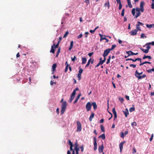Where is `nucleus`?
<instances>
[{"label":"nucleus","instance_id":"nucleus-34","mask_svg":"<svg viewBox=\"0 0 154 154\" xmlns=\"http://www.w3.org/2000/svg\"><path fill=\"white\" fill-rule=\"evenodd\" d=\"M135 110V108L134 107H131L129 109V111L130 112H133Z\"/></svg>","mask_w":154,"mask_h":154},{"label":"nucleus","instance_id":"nucleus-10","mask_svg":"<svg viewBox=\"0 0 154 154\" xmlns=\"http://www.w3.org/2000/svg\"><path fill=\"white\" fill-rule=\"evenodd\" d=\"M125 143V142H122L119 144V148L120 152H121L123 148V145Z\"/></svg>","mask_w":154,"mask_h":154},{"label":"nucleus","instance_id":"nucleus-40","mask_svg":"<svg viewBox=\"0 0 154 154\" xmlns=\"http://www.w3.org/2000/svg\"><path fill=\"white\" fill-rule=\"evenodd\" d=\"M69 66V64H67V65H66V67H65V72H67V71L68 70V67Z\"/></svg>","mask_w":154,"mask_h":154},{"label":"nucleus","instance_id":"nucleus-60","mask_svg":"<svg viewBox=\"0 0 154 154\" xmlns=\"http://www.w3.org/2000/svg\"><path fill=\"white\" fill-rule=\"evenodd\" d=\"M76 92L75 91H73L72 93V94H71V95H72L73 96H75V94Z\"/></svg>","mask_w":154,"mask_h":154},{"label":"nucleus","instance_id":"nucleus-31","mask_svg":"<svg viewBox=\"0 0 154 154\" xmlns=\"http://www.w3.org/2000/svg\"><path fill=\"white\" fill-rule=\"evenodd\" d=\"M147 72L149 73H151L152 71L154 72V68H153L151 69L147 70Z\"/></svg>","mask_w":154,"mask_h":154},{"label":"nucleus","instance_id":"nucleus-22","mask_svg":"<svg viewBox=\"0 0 154 154\" xmlns=\"http://www.w3.org/2000/svg\"><path fill=\"white\" fill-rule=\"evenodd\" d=\"M74 96H73L71 95L70 97L69 98V103H71L72 102V100L74 99Z\"/></svg>","mask_w":154,"mask_h":154},{"label":"nucleus","instance_id":"nucleus-36","mask_svg":"<svg viewBox=\"0 0 154 154\" xmlns=\"http://www.w3.org/2000/svg\"><path fill=\"white\" fill-rule=\"evenodd\" d=\"M69 34V32L68 31H67L66 32L65 34L63 36V38H65L67 36V35Z\"/></svg>","mask_w":154,"mask_h":154},{"label":"nucleus","instance_id":"nucleus-23","mask_svg":"<svg viewBox=\"0 0 154 154\" xmlns=\"http://www.w3.org/2000/svg\"><path fill=\"white\" fill-rule=\"evenodd\" d=\"M73 41H72L70 42V46L69 48V50H70L72 48L73 46Z\"/></svg>","mask_w":154,"mask_h":154},{"label":"nucleus","instance_id":"nucleus-27","mask_svg":"<svg viewBox=\"0 0 154 154\" xmlns=\"http://www.w3.org/2000/svg\"><path fill=\"white\" fill-rule=\"evenodd\" d=\"M141 50L143 52L145 53H147L149 52V51H148V50L145 49L143 48H141Z\"/></svg>","mask_w":154,"mask_h":154},{"label":"nucleus","instance_id":"nucleus-48","mask_svg":"<svg viewBox=\"0 0 154 154\" xmlns=\"http://www.w3.org/2000/svg\"><path fill=\"white\" fill-rule=\"evenodd\" d=\"M68 142H69V144L70 146H73V143L70 140H69Z\"/></svg>","mask_w":154,"mask_h":154},{"label":"nucleus","instance_id":"nucleus-33","mask_svg":"<svg viewBox=\"0 0 154 154\" xmlns=\"http://www.w3.org/2000/svg\"><path fill=\"white\" fill-rule=\"evenodd\" d=\"M152 3L151 4V8L152 9H154V0H152Z\"/></svg>","mask_w":154,"mask_h":154},{"label":"nucleus","instance_id":"nucleus-12","mask_svg":"<svg viewBox=\"0 0 154 154\" xmlns=\"http://www.w3.org/2000/svg\"><path fill=\"white\" fill-rule=\"evenodd\" d=\"M146 77V75L145 74H143L142 75H140L137 76L136 77L138 79H142Z\"/></svg>","mask_w":154,"mask_h":154},{"label":"nucleus","instance_id":"nucleus-28","mask_svg":"<svg viewBox=\"0 0 154 154\" xmlns=\"http://www.w3.org/2000/svg\"><path fill=\"white\" fill-rule=\"evenodd\" d=\"M91 58H90L88 60L87 64H86V65L85 66V67H87L89 66L90 63H91Z\"/></svg>","mask_w":154,"mask_h":154},{"label":"nucleus","instance_id":"nucleus-44","mask_svg":"<svg viewBox=\"0 0 154 154\" xmlns=\"http://www.w3.org/2000/svg\"><path fill=\"white\" fill-rule=\"evenodd\" d=\"M112 112L114 114L117 113L115 108H113L112 109Z\"/></svg>","mask_w":154,"mask_h":154},{"label":"nucleus","instance_id":"nucleus-24","mask_svg":"<svg viewBox=\"0 0 154 154\" xmlns=\"http://www.w3.org/2000/svg\"><path fill=\"white\" fill-rule=\"evenodd\" d=\"M99 138H102L103 140H104L105 139V136L104 134H102L100 135L99 137Z\"/></svg>","mask_w":154,"mask_h":154},{"label":"nucleus","instance_id":"nucleus-16","mask_svg":"<svg viewBox=\"0 0 154 154\" xmlns=\"http://www.w3.org/2000/svg\"><path fill=\"white\" fill-rule=\"evenodd\" d=\"M87 61V59L85 57H84L82 58V63L83 64L86 63Z\"/></svg>","mask_w":154,"mask_h":154},{"label":"nucleus","instance_id":"nucleus-53","mask_svg":"<svg viewBox=\"0 0 154 154\" xmlns=\"http://www.w3.org/2000/svg\"><path fill=\"white\" fill-rule=\"evenodd\" d=\"M124 136L125 135L124 133L123 132H121V137L122 138H123Z\"/></svg>","mask_w":154,"mask_h":154},{"label":"nucleus","instance_id":"nucleus-62","mask_svg":"<svg viewBox=\"0 0 154 154\" xmlns=\"http://www.w3.org/2000/svg\"><path fill=\"white\" fill-rule=\"evenodd\" d=\"M74 146H75V147L74 148H76V147H78V144L77 143V142H76V143H75L74 145Z\"/></svg>","mask_w":154,"mask_h":154},{"label":"nucleus","instance_id":"nucleus-55","mask_svg":"<svg viewBox=\"0 0 154 154\" xmlns=\"http://www.w3.org/2000/svg\"><path fill=\"white\" fill-rule=\"evenodd\" d=\"M82 36V34H79L77 37L78 38H81Z\"/></svg>","mask_w":154,"mask_h":154},{"label":"nucleus","instance_id":"nucleus-46","mask_svg":"<svg viewBox=\"0 0 154 154\" xmlns=\"http://www.w3.org/2000/svg\"><path fill=\"white\" fill-rule=\"evenodd\" d=\"M131 125L132 126H137V123L136 122H134L131 123Z\"/></svg>","mask_w":154,"mask_h":154},{"label":"nucleus","instance_id":"nucleus-59","mask_svg":"<svg viewBox=\"0 0 154 154\" xmlns=\"http://www.w3.org/2000/svg\"><path fill=\"white\" fill-rule=\"evenodd\" d=\"M136 61H137V60L140 61V63L141 62V58H136Z\"/></svg>","mask_w":154,"mask_h":154},{"label":"nucleus","instance_id":"nucleus-61","mask_svg":"<svg viewBox=\"0 0 154 154\" xmlns=\"http://www.w3.org/2000/svg\"><path fill=\"white\" fill-rule=\"evenodd\" d=\"M153 134H152V135L151 136L150 138L149 139V141H151L152 140L153 138Z\"/></svg>","mask_w":154,"mask_h":154},{"label":"nucleus","instance_id":"nucleus-15","mask_svg":"<svg viewBox=\"0 0 154 154\" xmlns=\"http://www.w3.org/2000/svg\"><path fill=\"white\" fill-rule=\"evenodd\" d=\"M94 113H92L90 116L89 118V121L91 122L92 121V119L94 117Z\"/></svg>","mask_w":154,"mask_h":154},{"label":"nucleus","instance_id":"nucleus-57","mask_svg":"<svg viewBox=\"0 0 154 154\" xmlns=\"http://www.w3.org/2000/svg\"><path fill=\"white\" fill-rule=\"evenodd\" d=\"M105 37H103L102 36L101 38H100V41H101L103 40L106 39V38H105Z\"/></svg>","mask_w":154,"mask_h":154},{"label":"nucleus","instance_id":"nucleus-26","mask_svg":"<svg viewBox=\"0 0 154 154\" xmlns=\"http://www.w3.org/2000/svg\"><path fill=\"white\" fill-rule=\"evenodd\" d=\"M136 28L137 29H136L137 30V31L138 30H139L140 31H141L140 27V25L139 24H137L136 25Z\"/></svg>","mask_w":154,"mask_h":154},{"label":"nucleus","instance_id":"nucleus-25","mask_svg":"<svg viewBox=\"0 0 154 154\" xmlns=\"http://www.w3.org/2000/svg\"><path fill=\"white\" fill-rule=\"evenodd\" d=\"M60 50H61V49H60V48H58L57 54L56 56V57H58V55L60 52Z\"/></svg>","mask_w":154,"mask_h":154},{"label":"nucleus","instance_id":"nucleus-35","mask_svg":"<svg viewBox=\"0 0 154 154\" xmlns=\"http://www.w3.org/2000/svg\"><path fill=\"white\" fill-rule=\"evenodd\" d=\"M71 60L72 61L74 62L75 61V60H76L77 59L76 57V56H74V57L72 58V57H71Z\"/></svg>","mask_w":154,"mask_h":154},{"label":"nucleus","instance_id":"nucleus-3","mask_svg":"<svg viewBox=\"0 0 154 154\" xmlns=\"http://www.w3.org/2000/svg\"><path fill=\"white\" fill-rule=\"evenodd\" d=\"M76 123L77 125V129L76 131L78 132H80L82 130L81 124L80 122L79 121H77Z\"/></svg>","mask_w":154,"mask_h":154},{"label":"nucleus","instance_id":"nucleus-2","mask_svg":"<svg viewBox=\"0 0 154 154\" xmlns=\"http://www.w3.org/2000/svg\"><path fill=\"white\" fill-rule=\"evenodd\" d=\"M63 98H62L60 101L62 103L61 106V112L62 115L65 112L67 106V103L66 101H64L63 102Z\"/></svg>","mask_w":154,"mask_h":154},{"label":"nucleus","instance_id":"nucleus-51","mask_svg":"<svg viewBox=\"0 0 154 154\" xmlns=\"http://www.w3.org/2000/svg\"><path fill=\"white\" fill-rule=\"evenodd\" d=\"M150 44L152 45H154V42H151L147 43V45Z\"/></svg>","mask_w":154,"mask_h":154},{"label":"nucleus","instance_id":"nucleus-32","mask_svg":"<svg viewBox=\"0 0 154 154\" xmlns=\"http://www.w3.org/2000/svg\"><path fill=\"white\" fill-rule=\"evenodd\" d=\"M100 128H101V131L103 132H105V129H104V127L103 125H101L100 126Z\"/></svg>","mask_w":154,"mask_h":154},{"label":"nucleus","instance_id":"nucleus-20","mask_svg":"<svg viewBox=\"0 0 154 154\" xmlns=\"http://www.w3.org/2000/svg\"><path fill=\"white\" fill-rule=\"evenodd\" d=\"M127 1L128 3V6L129 7V8H132V5L131 3L130 0H127Z\"/></svg>","mask_w":154,"mask_h":154},{"label":"nucleus","instance_id":"nucleus-63","mask_svg":"<svg viewBox=\"0 0 154 154\" xmlns=\"http://www.w3.org/2000/svg\"><path fill=\"white\" fill-rule=\"evenodd\" d=\"M108 5V7H109V2L105 4V6H106Z\"/></svg>","mask_w":154,"mask_h":154},{"label":"nucleus","instance_id":"nucleus-45","mask_svg":"<svg viewBox=\"0 0 154 154\" xmlns=\"http://www.w3.org/2000/svg\"><path fill=\"white\" fill-rule=\"evenodd\" d=\"M140 37H141V38H143L144 37H145V38L146 37V36L143 33L141 34L140 35Z\"/></svg>","mask_w":154,"mask_h":154},{"label":"nucleus","instance_id":"nucleus-14","mask_svg":"<svg viewBox=\"0 0 154 154\" xmlns=\"http://www.w3.org/2000/svg\"><path fill=\"white\" fill-rule=\"evenodd\" d=\"M148 58L149 59L151 60L152 59V57L150 56H146V55H144V56L143 57L142 59L144 60L146 58Z\"/></svg>","mask_w":154,"mask_h":154},{"label":"nucleus","instance_id":"nucleus-39","mask_svg":"<svg viewBox=\"0 0 154 154\" xmlns=\"http://www.w3.org/2000/svg\"><path fill=\"white\" fill-rule=\"evenodd\" d=\"M132 153L134 154L136 152V150L135 147H133L132 149Z\"/></svg>","mask_w":154,"mask_h":154},{"label":"nucleus","instance_id":"nucleus-5","mask_svg":"<svg viewBox=\"0 0 154 154\" xmlns=\"http://www.w3.org/2000/svg\"><path fill=\"white\" fill-rule=\"evenodd\" d=\"M94 140V150L95 151L97 149V138L96 137H93Z\"/></svg>","mask_w":154,"mask_h":154},{"label":"nucleus","instance_id":"nucleus-38","mask_svg":"<svg viewBox=\"0 0 154 154\" xmlns=\"http://www.w3.org/2000/svg\"><path fill=\"white\" fill-rule=\"evenodd\" d=\"M119 10H120L122 9V5L121 3V2L119 3Z\"/></svg>","mask_w":154,"mask_h":154},{"label":"nucleus","instance_id":"nucleus-9","mask_svg":"<svg viewBox=\"0 0 154 154\" xmlns=\"http://www.w3.org/2000/svg\"><path fill=\"white\" fill-rule=\"evenodd\" d=\"M103 149L104 146L103 144H102L101 145L99 146L98 150L100 153H101L103 152Z\"/></svg>","mask_w":154,"mask_h":154},{"label":"nucleus","instance_id":"nucleus-47","mask_svg":"<svg viewBox=\"0 0 154 154\" xmlns=\"http://www.w3.org/2000/svg\"><path fill=\"white\" fill-rule=\"evenodd\" d=\"M59 43V42H58L57 44L56 45H55V46H54V47L55 48H57L58 47Z\"/></svg>","mask_w":154,"mask_h":154},{"label":"nucleus","instance_id":"nucleus-18","mask_svg":"<svg viewBox=\"0 0 154 154\" xmlns=\"http://www.w3.org/2000/svg\"><path fill=\"white\" fill-rule=\"evenodd\" d=\"M146 26L147 28H148L149 29H150L152 27L154 28V24H151L150 25L147 24L146 25Z\"/></svg>","mask_w":154,"mask_h":154},{"label":"nucleus","instance_id":"nucleus-19","mask_svg":"<svg viewBox=\"0 0 154 154\" xmlns=\"http://www.w3.org/2000/svg\"><path fill=\"white\" fill-rule=\"evenodd\" d=\"M123 112L125 115V117H127L129 114L128 110L127 109H126L125 111H123Z\"/></svg>","mask_w":154,"mask_h":154},{"label":"nucleus","instance_id":"nucleus-58","mask_svg":"<svg viewBox=\"0 0 154 154\" xmlns=\"http://www.w3.org/2000/svg\"><path fill=\"white\" fill-rule=\"evenodd\" d=\"M74 149L75 151L79 152V147L74 148Z\"/></svg>","mask_w":154,"mask_h":154},{"label":"nucleus","instance_id":"nucleus-21","mask_svg":"<svg viewBox=\"0 0 154 154\" xmlns=\"http://www.w3.org/2000/svg\"><path fill=\"white\" fill-rule=\"evenodd\" d=\"M143 73V72H141L139 73L138 72L137 70L135 72V76H140V75L142 74Z\"/></svg>","mask_w":154,"mask_h":154},{"label":"nucleus","instance_id":"nucleus-4","mask_svg":"<svg viewBox=\"0 0 154 154\" xmlns=\"http://www.w3.org/2000/svg\"><path fill=\"white\" fill-rule=\"evenodd\" d=\"M86 108L87 111H90L91 108V104L90 102H88L86 105Z\"/></svg>","mask_w":154,"mask_h":154},{"label":"nucleus","instance_id":"nucleus-8","mask_svg":"<svg viewBox=\"0 0 154 154\" xmlns=\"http://www.w3.org/2000/svg\"><path fill=\"white\" fill-rule=\"evenodd\" d=\"M137 30L136 29H135L132 30V31L130 32L129 33L131 35H134L137 34Z\"/></svg>","mask_w":154,"mask_h":154},{"label":"nucleus","instance_id":"nucleus-42","mask_svg":"<svg viewBox=\"0 0 154 154\" xmlns=\"http://www.w3.org/2000/svg\"><path fill=\"white\" fill-rule=\"evenodd\" d=\"M81 74L78 73V80H80L81 79Z\"/></svg>","mask_w":154,"mask_h":154},{"label":"nucleus","instance_id":"nucleus-54","mask_svg":"<svg viewBox=\"0 0 154 154\" xmlns=\"http://www.w3.org/2000/svg\"><path fill=\"white\" fill-rule=\"evenodd\" d=\"M54 84H56V82H54V81L51 80V82H50V84H51V85H53Z\"/></svg>","mask_w":154,"mask_h":154},{"label":"nucleus","instance_id":"nucleus-41","mask_svg":"<svg viewBox=\"0 0 154 154\" xmlns=\"http://www.w3.org/2000/svg\"><path fill=\"white\" fill-rule=\"evenodd\" d=\"M79 73L82 74V73L83 71L82 69L81 68H80L79 67Z\"/></svg>","mask_w":154,"mask_h":154},{"label":"nucleus","instance_id":"nucleus-13","mask_svg":"<svg viewBox=\"0 0 154 154\" xmlns=\"http://www.w3.org/2000/svg\"><path fill=\"white\" fill-rule=\"evenodd\" d=\"M92 105L93 106L94 109L95 110L97 108V106L95 102H93L91 104V105Z\"/></svg>","mask_w":154,"mask_h":154},{"label":"nucleus","instance_id":"nucleus-30","mask_svg":"<svg viewBox=\"0 0 154 154\" xmlns=\"http://www.w3.org/2000/svg\"><path fill=\"white\" fill-rule=\"evenodd\" d=\"M111 58V56L110 55L109 56L108 58V59L107 60V61L106 62V63L107 64H108L110 63Z\"/></svg>","mask_w":154,"mask_h":154},{"label":"nucleus","instance_id":"nucleus-56","mask_svg":"<svg viewBox=\"0 0 154 154\" xmlns=\"http://www.w3.org/2000/svg\"><path fill=\"white\" fill-rule=\"evenodd\" d=\"M137 24H139V25H140L142 26L143 25V23L140 22L139 21L137 22Z\"/></svg>","mask_w":154,"mask_h":154},{"label":"nucleus","instance_id":"nucleus-52","mask_svg":"<svg viewBox=\"0 0 154 154\" xmlns=\"http://www.w3.org/2000/svg\"><path fill=\"white\" fill-rule=\"evenodd\" d=\"M130 66L131 67H132L133 68H134L136 67V65L135 64H131L130 65Z\"/></svg>","mask_w":154,"mask_h":154},{"label":"nucleus","instance_id":"nucleus-37","mask_svg":"<svg viewBox=\"0 0 154 154\" xmlns=\"http://www.w3.org/2000/svg\"><path fill=\"white\" fill-rule=\"evenodd\" d=\"M146 45H147L146 48H147L146 49L148 50V51H149V49L150 48V46H149L150 44L147 45V43L146 44Z\"/></svg>","mask_w":154,"mask_h":154},{"label":"nucleus","instance_id":"nucleus-29","mask_svg":"<svg viewBox=\"0 0 154 154\" xmlns=\"http://www.w3.org/2000/svg\"><path fill=\"white\" fill-rule=\"evenodd\" d=\"M116 45H112V46L110 48H109L110 51L112 50H113L116 47Z\"/></svg>","mask_w":154,"mask_h":154},{"label":"nucleus","instance_id":"nucleus-50","mask_svg":"<svg viewBox=\"0 0 154 154\" xmlns=\"http://www.w3.org/2000/svg\"><path fill=\"white\" fill-rule=\"evenodd\" d=\"M119 100L122 103H123L124 101V99L123 98L119 97Z\"/></svg>","mask_w":154,"mask_h":154},{"label":"nucleus","instance_id":"nucleus-1","mask_svg":"<svg viewBox=\"0 0 154 154\" xmlns=\"http://www.w3.org/2000/svg\"><path fill=\"white\" fill-rule=\"evenodd\" d=\"M145 3L143 1H141L140 4V8L138 7L133 8L131 11L132 14L134 16V18H137L141 15L140 12H143L144 11V5Z\"/></svg>","mask_w":154,"mask_h":154},{"label":"nucleus","instance_id":"nucleus-6","mask_svg":"<svg viewBox=\"0 0 154 154\" xmlns=\"http://www.w3.org/2000/svg\"><path fill=\"white\" fill-rule=\"evenodd\" d=\"M110 51L109 48L106 49L104 51L103 54V56L104 57H106L110 53Z\"/></svg>","mask_w":154,"mask_h":154},{"label":"nucleus","instance_id":"nucleus-7","mask_svg":"<svg viewBox=\"0 0 154 154\" xmlns=\"http://www.w3.org/2000/svg\"><path fill=\"white\" fill-rule=\"evenodd\" d=\"M126 53L127 54H128V56H129L131 55H137L138 54V53H137V52L136 53H134L132 51H126Z\"/></svg>","mask_w":154,"mask_h":154},{"label":"nucleus","instance_id":"nucleus-49","mask_svg":"<svg viewBox=\"0 0 154 154\" xmlns=\"http://www.w3.org/2000/svg\"><path fill=\"white\" fill-rule=\"evenodd\" d=\"M80 148L81 149V151L82 152H83L84 151V146L82 145L80 147Z\"/></svg>","mask_w":154,"mask_h":154},{"label":"nucleus","instance_id":"nucleus-17","mask_svg":"<svg viewBox=\"0 0 154 154\" xmlns=\"http://www.w3.org/2000/svg\"><path fill=\"white\" fill-rule=\"evenodd\" d=\"M54 46H55V44H54L51 47V49L50 51V52L51 53H52L53 54H54V53L55 51H54Z\"/></svg>","mask_w":154,"mask_h":154},{"label":"nucleus","instance_id":"nucleus-43","mask_svg":"<svg viewBox=\"0 0 154 154\" xmlns=\"http://www.w3.org/2000/svg\"><path fill=\"white\" fill-rule=\"evenodd\" d=\"M125 9L123 8L122 9V13H121V16H124V11H125Z\"/></svg>","mask_w":154,"mask_h":154},{"label":"nucleus","instance_id":"nucleus-64","mask_svg":"<svg viewBox=\"0 0 154 154\" xmlns=\"http://www.w3.org/2000/svg\"><path fill=\"white\" fill-rule=\"evenodd\" d=\"M93 54V52H91L88 53V55L89 57H91Z\"/></svg>","mask_w":154,"mask_h":154},{"label":"nucleus","instance_id":"nucleus-11","mask_svg":"<svg viewBox=\"0 0 154 154\" xmlns=\"http://www.w3.org/2000/svg\"><path fill=\"white\" fill-rule=\"evenodd\" d=\"M56 67L57 64L56 63H54L52 66V71L53 72L52 74L54 73V72L55 71Z\"/></svg>","mask_w":154,"mask_h":154}]
</instances>
